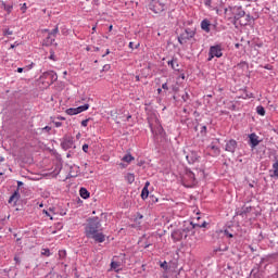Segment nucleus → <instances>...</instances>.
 <instances>
[{"instance_id":"obj_1","label":"nucleus","mask_w":278,"mask_h":278,"mask_svg":"<svg viewBox=\"0 0 278 278\" xmlns=\"http://www.w3.org/2000/svg\"><path fill=\"white\" fill-rule=\"evenodd\" d=\"M101 228V223L99 218L93 217L89 219L88 225L85 228V233L87 238H91L94 242H105V235L103 232H99Z\"/></svg>"},{"instance_id":"obj_2","label":"nucleus","mask_w":278,"mask_h":278,"mask_svg":"<svg viewBox=\"0 0 278 278\" xmlns=\"http://www.w3.org/2000/svg\"><path fill=\"white\" fill-rule=\"evenodd\" d=\"M201 216L199 214L195 215V217L192 218V220H185L182 223V226L180 227V231L185 233V238H188V236H193L194 229H201L203 227H207V223L203 220L200 223Z\"/></svg>"},{"instance_id":"obj_3","label":"nucleus","mask_w":278,"mask_h":278,"mask_svg":"<svg viewBox=\"0 0 278 278\" xmlns=\"http://www.w3.org/2000/svg\"><path fill=\"white\" fill-rule=\"evenodd\" d=\"M177 181H179V184H181V186L185 188H194V186H197L194 173L188 168H185L179 173Z\"/></svg>"},{"instance_id":"obj_4","label":"nucleus","mask_w":278,"mask_h":278,"mask_svg":"<svg viewBox=\"0 0 278 278\" xmlns=\"http://www.w3.org/2000/svg\"><path fill=\"white\" fill-rule=\"evenodd\" d=\"M197 35V31L187 28L185 29V31L178 37V42L180 45H186L188 42V40H192V38H194V36Z\"/></svg>"},{"instance_id":"obj_5","label":"nucleus","mask_w":278,"mask_h":278,"mask_svg":"<svg viewBox=\"0 0 278 278\" xmlns=\"http://www.w3.org/2000/svg\"><path fill=\"white\" fill-rule=\"evenodd\" d=\"M213 58H223V47L220 45L211 46L207 61L212 62Z\"/></svg>"},{"instance_id":"obj_6","label":"nucleus","mask_w":278,"mask_h":278,"mask_svg":"<svg viewBox=\"0 0 278 278\" xmlns=\"http://www.w3.org/2000/svg\"><path fill=\"white\" fill-rule=\"evenodd\" d=\"M149 10H151V12H154V14H162V12H164V4H162L157 0H153L149 4Z\"/></svg>"},{"instance_id":"obj_7","label":"nucleus","mask_w":278,"mask_h":278,"mask_svg":"<svg viewBox=\"0 0 278 278\" xmlns=\"http://www.w3.org/2000/svg\"><path fill=\"white\" fill-rule=\"evenodd\" d=\"M40 79H50L47 86H51L54 81H58V74L53 71H48L41 75Z\"/></svg>"},{"instance_id":"obj_8","label":"nucleus","mask_w":278,"mask_h":278,"mask_svg":"<svg viewBox=\"0 0 278 278\" xmlns=\"http://www.w3.org/2000/svg\"><path fill=\"white\" fill-rule=\"evenodd\" d=\"M89 108H90L89 104H85L78 108L67 109L65 112L66 114H68V116H75L77 114H81V112H86V110H89Z\"/></svg>"},{"instance_id":"obj_9","label":"nucleus","mask_w":278,"mask_h":278,"mask_svg":"<svg viewBox=\"0 0 278 278\" xmlns=\"http://www.w3.org/2000/svg\"><path fill=\"white\" fill-rule=\"evenodd\" d=\"M201 156H199V154L194 151H190L187 155H186V160L188 162V164H195V162H199Z\"/></svg>"},{"instance_id":"obj_10","label":"nucleus","mask_w":278,"mask_h":278,"mask_svg":"<svg viewBox=\"0 0 278 278\" xmlns=\"http://www.w3.org/2000/svg\"><path fill=\"white\" fill-rule=\"evenodd\" d=\"M249 140L251 149H255L260 144V137L255 132L249 135Z\"/></svg>"},{"instance_id":"obj_11","label":"nucleus","mask_w":278,"mask_h":278,"mask_svg":"<svg viewBox=\"0 0 278 278\" xmlns=\"http://www.w3.org/2000/svg\"><path fill=\"white\" fill-rule=\"evenodd\" d=\"M237 147H238V142L236 140L231 139L226 143L225 151H228L229 153H236Z\"/></svg>"},{"instance_id":"obj_12","label":"nucleus","mask_w":278,"mask_h":278,"mask_svg":"<svg viewBox=\"0 0 278 278\" xmlns=\"http://www.w3.org/2000/svg\"><path fill=\"white\" fill-rule=\"evenodd\" d=\"M231 12L235 15V18L238 21L239 18H242L244 16V10H242L241 7H233L231 8Z\"/></svg>"},{"instance_id":"obj_13","label":"nucleus","mask_w":278,"mask_h":278,"mask_svg":"<svg viewBox=\"0 0 278 278\" xmlns=\"http://www.w3.org/2000/svg\"><path fill=\"white\" fill-rule=\"evenodd\" d=\"M151 186V182L147 181L144 184V187L141 191V199L146 201V199H149V187Z\"/></svg>"},{"instance_id":"obj_14","label":"nucleus","mask_w":278,"mask_h":278,"mask_svg":"<svg viewBox=\"0 0 278 278\" xmlns=\"http://www.w3.org/2000/svg\"><path fill=\"white\" fill-rule=\"evenodd\" d=\"M212 23L210 22V20L205 18L201 22V29H203V31H206V34H210Z\"/></svg>"},{"instance_id":"obj_15","label":"nucleus","mask_w":278,"mask_h":278,"mask_svg":"<svg viewBox=\"0 0 278 278\" xmlns=\"http://www.w3.org/2000/svg\"><path fill=\"white\" fill-rule=\"evenodd\" d=\"M58 34H60V28L55 26V28L52 29V31H50L48 35V39L50 40V42H55V37L58 36Z\"/></svg>"},{"instance_id":"obj_16","label":"nucleus","mask_w":278,"mask_h":278,"mask_svg":"<svg viewBox=\"0 0 278 278\" xmlns=\"http://www.w3.org/2000/svg\"><path fill=\"white\" fill-rule=\"evenodd\" d=\"M62 148L65 150L73 149V139L72 138H65L62 142Z\"/></svg>"},{"instance_id":"obj_17","label":"nucleus","mask_w":278,"mask_h":278,"mask_svg":"<svg viewBox=\"0 0 278 278\" xmlns=\"http://www.w3.org/2000/svg\"><path fill=\"white\" fill-rule=\"evenodd\" d=\"M270 173H273L270 177H276L278 179V156L275 157V162L273 164V170H270Z\"/></svg>"},{"instance_id":"obj_18","label":"nucleus","mask_w":278,"mask_h":278,"mask_svg":"<svg viewBox=\"0 0 278 278\" xmlns=\"http://www.w3.org/2000/svg\"><path fill=\"white\" fill-rule=\"evenodd\" d=\"M175 75H176L177 84H184V80L186 79V74L177 71Z\"/></svg>"},{"instance_id":"obj_19","label":"nucleus","mask_w":278,"mask_h":278,"mask_svg":"<svg viewBox=\"0 0 278 278\" xmlns=\"http://www.w3.org/2000/svg\"><path fill=\"white\" fill-rule=\"evenodd\" d=\"M21 199V194L18 193V189L10 197L9 203H16Z\"/></svg>"},{"instance_id":"obj_20","label":"nucleus","mask_w":278,"mask_h":278,"mask_svg":"<svg viewBox=\"0 0 278 278\" xmlns=\"http://www.w3.org/2000/svg\"><path fill=\"white\" fill-rule=\"evenodd\" d=\"M1 7L3 8V10L5 12H8V14L12 13V10L14 9V5L12 4H7L4 1H1Z\"/></svg>"},{"instance_id":"obj_21","label":"nucleus","mask_w":278,"mask_h":278,"mask_svg":"<svg viewBox=\"0 0 278 278\" xmlns=\"http://www.w3.org/2000/svg\"><path fill=\"white\" fill-rule=\"evenodd\" d=\"M79 194H80L81 199L90 198V192H88V189H86V188H80Z\"/></svg>"},{"instance_id":"obj_22","label":"nucleus","mask_w":278,"mask_h":278,"mask_svg":"<svg viewBox=\"0 0 278 278\" xmlns=\"http://www.w3.org/2000/svg\"><path fill=\"white\" fill-rule=\"evenodd\" d=\"M125 179L128 184H134V181H136V175H134L132 173H128L126 174Z\"/></svg>"},{"instance_id":"obj_23","label":"nucleus","mask_w":278,"mask_h":278,"mask_svg":"<svg viewBox=\"0 0 278 278\" xmlns=\"http://www.w3.org/2000/svg\"><path fill=\"white\" fill-rule=\"evenodd\" d=\"M111 270H115V273H118V270H121V263L112 261Z\"/></svg>"},{"instance_id":"obj_24","label":"nucleus","mask_w":278,"mask_h":278,"mask_svg":"<svg viewBox=\"0 0 278 278\" xmlns=\"http://www.w3.org/2000/svg\"><path fill=\"white\" fill-rule=\"evenodd\" d=\"M134 156L131 154H126L123 156L122 161L123 162H127V164H129L130 162H134Z\"/></svg>"},{"instance_id":"obj_25","label":"nucleus","mask_w":278,"mask_h":278,"mask_svg":"<svg viewBox=\"0 0 278 278\" xmlns=\"http://www.w3.org/2000/svg\"><path fill=\"white\" fill-rule=\"evenodd\" d=\"M256 112L260 116H266V110L262 105L256 108Z\"/></svg>"},{"instance_id":"obj_26","label":"nucleus","mask_w":278,"mask_h":278,"mask_svg":"<svg viewBox=\"0 0 278 278\" xmlns=\"http://www.w3.org/2000/svg\"><path fill=\"white\" fill-rule=\"evenodd\" d=\"M41 255H46V257L51 256V251L49 249H42L41 250Z\"/></svg>"},{"instance_id":"obj_27","label":"nucleus","mask_w":278,"mask_h":278,"mask_svg":"<svg viewBox=\"0 0 278 278\" xmlns=\"http://www.w3.org/2000/svg\"><path fill=\"white\" fill-rule=\"evenodd\" d=\"M59 257H60L61 260H64V258L66 257V252H65V250H60V251H59Z\"/></svg>"},{"instance_id":"obj_28","label":"nucleus","mask_w":278,"mask_h":278,"mask_svg":"<svg viewBox=\"0 0 278 278\" xmlns=\"http://www.w3.org/2000/svg\"><path fill=\"white\" fill-rule=\"evenodd\" d=\"M161 268H164V270H167L168 269V263L167 262L161 263Z\"/></svg>"},{"instance_id":"obj_29","label":"nucleus","mask_w":278,"mask_h":278,"mask_svg":"<svg viewBox=\"0 0 278 278\" xmlns=\"http://www.w3.org/2000/svg\"><path fill=\"white\" fill-rule=\"evenodd\" d=\"M21 10L23 14H25V12H27V3H23Z\"/></svg>"},{"instance_id":"obj_30","label":"nucleus","mask_w":278,"mask_h":278,"mask_svg":"<svg viewBox=\"0 0 278 278\" xmlns=\"http://www.w3.org/2000/svg\"><path fill=\"white\" fill-rule=\"evenodd\" d=\"M42 214H46L50 218V220H53V217L51 216V214H49V211L43 210Z\"/></svg>"},{"instance_id":"obj_31","label":"nucleus","mask_w":278,"mask_h":278,"mask_svg":"<svg viewBox=\"0 0 278 278\" xmlns=\"http://www.w3.org/2000/svg\"><path fill=\"white\" fill-rule=\"evenodd\" d=\"M211 149L215 151V153L218 155L220 153V150L216 146H212Z\"/></svg>"},{"instance_id":"obj_32","label":"nucleus","mask_w":278,"mask_h":278,"mask_svg":"<svg viewBox=\"0 0 278 278\" xmlns=\"http://www.w3.org/2000/svg\"><path fill=\"white\" fill-rule=\"evenodd\" d=\"M224 235H225L227 238H233V235H231V233L229 232V230H225V231H224Z\"/></svg>"},{"instance_id":"obj_33","label":"nucleus","mask_w":278,"mask_h":278,"mask_svg":"<svg viewBox=\"0 0 278 278\" xmlns=\"http://www.w3.org/2000/svg\"><path fill=\"white\" fill-rule=\"evenodd\" d=\"M88 149H89L88 143H85V144L83 146V151H84V153H88Z\"/></svg>"},{"instance_id":"obj_34","label":"nucleus","mask_w":278,"mask_h":278,"mask_svg":"<svg viewBox=\"0 0 278 278\" xmlns=\"http://www.w3.org/2000/svg\"><path fill=\"white\" fill-rule=\"evenodd\" d=\"M12 34H13V31L10 30V29H7V30L4 31V36H12Z\"/></svg>"},{"instance_id":"obj_35","label":"nucleus","mask_w":278,"mask_h":278,"mask_svg":"<svg viewBox=\"0 0 278 278\" xmlns=\"http://www.w3.org/2000/svg\"><path fill=\"white\" fill-rule=\"evenodd\" d=\"M14 262H16V264H21V257H18V255L14 256Z\"/></svg>"},{"instance_id":"obj_36","label":"nucleus","mask_w":278,"mask_h":278,"mask_svg":"<svg viewBox=\"0 0 278 278\" xmlns=\"http://www.w3.org/2000/svg\"><path fill=\"white\" fill-rule=\"evenodd\" d=\"M264 68H265L266 71H273V65L267 64V65L264 66Z\"/></svg>"},{"instance_id":"obj_37","label":"nucleus","mask_w":278,"mask_h":278,"mask_svg":"<svg viewBox=\"0 0 278 278\" xmlns=\"http://www.w3.org/2000/svg\"><path fill=\"white\" fill-rule=\"evenodd\" d=\"M88 121H89V119L83 121V122H81V126H83V127H88Z\"/></svg>"},{"instance_id":"obj_38","label":"nucleus","mask_w":278,"mask_h":278,"mask_svg":"<svg viewBox=\"0 0 278 278\" xmlns=\"http://www.w3.org/2000/svg\"><path fill=\"white\" fill-rule=\"evenodd\" d=\"M205 5H207L208 8H212V0H206Z\"/></svg>"},{"instance_id":"obj_39","label":"nucleus","mask_w":278,"mask_h":278,"mask_svg":"<svg viewBox=\"0 0 278 278\" xmlns=\"http://www.w3.org/2000/svg\"><path fill=\"white\" fill-rule=\"evenodd\" d=\"M55 127H62V123L61 122H53Z\"/></svg>"},{"instance_id":"obj_40","label":"nucleus","mask_w":278,"mask_h":278,"mask_svg":"<svg viewBox=\"0 0 278 278\" xmlns=\"http://www.w3.org/2000/svg\"><path fill=\"white\" fill-rule=\"evenodd\" d=\"M184 101H188V93L181 96Z\"/></svg>"},{"instance_id":"obj_41","label":"nucleus","mask_w":278,"mask_h":278,"mask_svg":"<svg viewBox=\"0 0 278 278\" xmlns=\"http://www.w3.org/2000/svg\"><path fill=\"white\" fill-rule=\"evenodd\" d=\"M162 88H163V90H168V85L167 84H163Z\"/></svg>"},{"instance_id":"obj_42","label":"nucleus","mask_w":278,"mask_h":278,"mask_svg":"<svg viewBox=\"0 0 278 278\" xmlns=\"http://www.w3.org/2000/svg\"><path fill=\"white\" fill-rule=\"evenodd\" d=\"M43 130H45V131H51V127L46 126V127H43Z\"/></svg>"},{"instance_id":"obj_43","label":"nucleus","mask_w":278,"mask_h":278,"mask_svg":"<svg viewBox=\"0 0 278 278\" xmlns=\"http://www.w3.org/2000/svg\"><path fill=\"white\" fill-rule=\"evenodd\" d=\"M150 129H151L152 134H155V129L153 128V124H150Z\"/></svg>"},{"instance_id":"obj_44","label":"nucleus","mask_w":278,"mask_h":278,"mask_svg":"<svg viewBox=\"0 0 278 278\" xmlns=\"http://www.w3.org/2000/svg\"><path fill=\"white\" fill-rule=\"evenodd\" d=\"M128 47H129V49H134V41H130Z\"/></svg>"},{"instance_id":"obj_45","label":"nucleus","mask_w":278,"mask_h":278,"mask_svg":"<svg viewBox=\"0 0 278 278\" xmlns=\"http://www.w3.org/2000/svg\"><path fill=\"white\" fill-rule=\"evenodd\" d=\"M105 55H110V49H106V52L102 55V58H105Z\"/></svg>"},{"instance_id":"obj_46","label":"nucleus","mask_w":278,"mask_h":278,"mask_svg":"<svg viewBox=\"0 0 278 278\" xmlns=\"http://www.w3.org/2000/svg\"><path fill=\"white\" fill-rule=\"evenodd\" d=\"M168 65L172 66V68H173V66H174V61H173V60H172V61H168Z\"/></svg>"},{"instance_id":"obj_47","label":"nucleus","mask_w":278,"mask_h":278,"mask_svg":"<svg viewBox=\"0 0 278 278\" xmlns=\"http://www.w3.org/2000/svg\"><path fill=\"white\" fill-rule=\"evenodd\" d=\"M58 121H66V118H65V117H62V116H59V117H58Z\"/></svg>"},{"instance_id":"obj_48","label":"nucleus","mask_w":278,"mask_h":278,"mask_svg":"<svg viewBox=\"0 0 278 278\" xmlns=\"http://www.w3.org/2000/svg\"><path fill=\"white\" fill-rule=\"evenodd\" d=\"M23 186V181H17V188H21Z\"/></svg>"},{"instance_id":"obj_49","label":"nucleus","mask_w":278,"mask_h":278,"mask_svg":"<svg viewBox=\"0 0 278 278\" xmlns=\"http://www.w3.org/2000/svg\"><path fill=\"white\" fill-rule=\"evenodd\" d=\"M94 31H97V25L92 27V34H94Z\"/></svg>"},{"instance_id":"obj_50","label":"nucleus","mask_w":278,"mask_h":278,"mask_svg":"<svg viewBox=\"0 0 278 278\" xmlns=\"http://www.w3.org/2000/svg\"><path fill=\"white\" fill-rule=\"evenodd\" d=\"M112 29H114V26H113V25H110V26H109V31H112Z\"/></svg>"},{"instance_id":"obj_51","label":"nucleus","mask_w":278,"mask_h":278,"mask_svg":"<svg viewBox=\"0 0 278 278\" xmlns=\"http://www.w3.org/2000/svg\"><path fill=\"white\" fill-rule=\"evenodd\" d=\"M17 73H23V67H18Z\"/></svg>"},{"instance_id":"obj_52","label":"nucleus","mask_w":278,"mask_h":278,"mask_svg":"<svg viewBox=\"0 0 278 278\" xmlns=\"http://www.w3.org/2000/svg\"><path fill=\"white\" fill-rule=\"evenodd\" d=\"M104 71H108V68H110V65H104Z\"/></svg>"},{"instance_id":"obj_53","label":"nucleus","mask_w":278,"mask_h":278,"mask_svg":"<svg viewBox=\"0 0 278 278\" xmlns=\"http://www.w3.org/2000/svg\"><path fill=\"white\" fill-rule=\"evenodd\" d=\"M236 49H240V43L235 45Z\"/></svg>"},{"instance_id":"obj_54","label":"nucleus","mask_w":278,"mask_h":278,"mask_svg":"<svg viewBox=\"0 0 278 278\" xmlns=\"http://www.w3.org/2000/svg\"><path fill=\"white\" fill-rule=\"evenodd\" d=\"M136 81H140V76H136Z\"/></svg>"},{"instance_id":"obj_55","label":"nucleus","mask_w":278,"mask_h":278,"mask_svg":"<svg viewBox=\"0 0 278 278\" xmlns=\"http://www.w3.org/2000/svg\"><path fill=\"white\" fill-rule=\"evenodd\" d=\"M50 60H55L53 54L50 55Z\"/></svg>"},{"instance_id":"obj_56","label":"nucleus","mask_w":278,"mask_h":278,"mask_svg":"<svg viewBox=\"0 0 278 278\" xmlns=\"http://www.w3.org/2000/svg\"><path fill=\"white\" fill-rule=\"evenodd\" d=\"M63 75L66 77V75H68V72L65 71V72L63 73Z\"/></svg>"},{"instance_id":"obj_57","label":"nucleus","mask_w":278,"mask_h":278,"mask_svg":"<svg viewBox=\"0 0 278 278\" xmlns=\"http://www.w3.org/2000/svg\"><path fill=\"white\" fill-rule=\"evenodd\" d=\"M162 131V126H159V132H161Z\"/></svg>"},{"instance_id":"obj_58","label":"nucleus","mask_w":278,"mask_h":278,"mask_svg":"<svg viewBox=\"0 0 278 278\" xmlns=\"http://www.w3.org/2000/svg\"><path fill=\"white\" fill-rule=\"evenodd\" d=\"M202 129L205 131V129H207V127H206V126H203Z\"/></svg>"},{"instance_id":"obj_59","label":"nucleus","mask_w":278,"mask_h":278,"mask_svg":"<svg viewBox=\"0 0 278 278\" xmlns=\"http://www.w3.org/2000/svg\"><path fill=\"white\" fill-rule=\"evenodd\" d=\"M157 92H159V94H160V92H162V89L159 88V89H157Z\"/></svg>"},{"instance_id":"obj_60","label":"nucleus","mask_w":278,"mask_h":278,"mask_svg":"<svg viewBox=\"0 0 278 278\" xmlns=\"http://www.w3.org/2000/svg\"><path fill=\"white\" fill-rule=\"evenodd\" d=\"M129 118H131V115H128V116H127V121H129Z\"/></svg>"},{"instance_id":"obj_61","label":"nucleus","mask_w":278,"mask_h":278,"mask_svg":"<svg viewBox=\"0 0 278 278\" xmlns=\"http://www.w3.org/2000/svg\"><path fill=\"white\" fill-rule=\"evenodd\" d=\"M39 207H45V205L41 203V204H39Z\"/></svg>"},{"instance_id":"obj_62","label":"nucleus","mask_w":278,"mask_h":278,"mask_svg":"<svg viewBox=\"0 0 278 278\" xmlns=\"http://www.w3.org/2000/svg\"><path fill=\"white\" fill-rule=\"evenodd\" d=\"M172 238H175V232H172Z\"/></svg>"},{"instance_id":"obj_63","label":"nucleus","mask_w":278,"mask_h":278,"mask_svg":"<svg viewBox=\"0 0 278 278\" xmlns=\"http://www.w3.org/2000/svg\"><path fill=\"white\" fill-rule=\"evenodd\" d=\"M11 49H14V45L11 46Z\"/></svg>"},{"instance_id":"obj_64","label":"nucleus","mask_w":278,"mask_h":278,"mask_svg":"<svg viewBox=\"0 0 278 278\" xmlns=\"http://www.w3.org/2000/svg\"><path fill=\"white\" fill-rule=\"evenodd\" d=\"M80 134L77 135V138H79Z\"/></svg>"}]
</instances>
